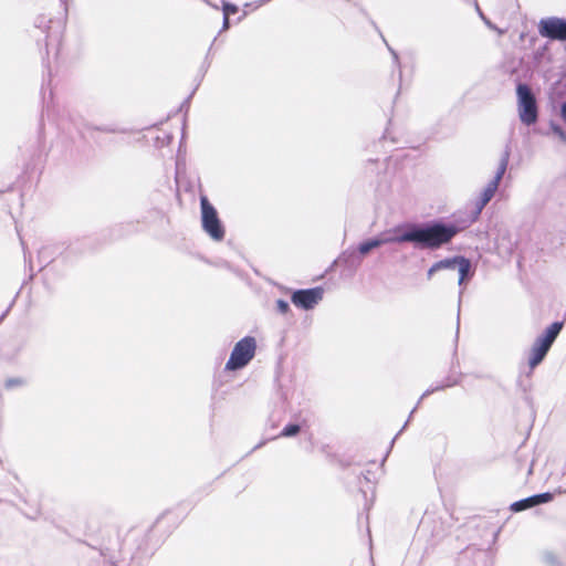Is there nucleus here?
<instances>
[{
  "mask_svg": "<svg viewBox=\"0 0 566 566\" xmlns=\"http://www.w3.org/2000/svg\"><path fill=\"white\" fill-rule=\"evenodd\" d=\"M518 116L523 124L532 125L537 120V106L534 95L525 84L517 86Z\"/></svg>",
  "mask_w": 566,
  "mask_h": 566,
  "instance_id": "39448f33",
  "label": "nucleus"
},
{
  "mask_svg": "<svg viewBox=\"0 0 566 566\" xmlns=\"http://www.w3.org/2000/svg\"><path fill=\"white\" fill-rule=\"evenodd\" d=\"M300 432V426L298 424H287L284 427V429L281 432L282 437H293Z\"/></svg>",
  "mask_w": 566,
  "mask_h": 566,
  "instance_id": "ddd939ff",
  "label": "nucleus"
},
{
  "mask_svg": "<svg viewBox=\"0 0 566 566\" xmlns=\"http://www.w3.org/2000/svg\"><path fill=\"white\" fill-rule=\"evenodd\" d=\"M461 229L454 224L436 222L427 227H396L380 234L379 241L386 243L412 242L422 248L437 249L448 243Z\"/></svg>",
  "mask_w": 566,
  "mask_h": 566,
  "instance_id": "f257e3e1",
  "label": "nucleus"
},
{
  "mask_svg": "<svg viewBox=\"0 0 566 566\" xmlns=\"http://www.w3.org/2000/svg\"><path fill=\"white\" fill-rule=\"evenodd\" d=\"M238 11V7L230 3L223 4V15L229 17L230 14H234Z\"/></svg>",
  "mask_w": 566,
  "mask_h": 566,
  "instance_id": "dca6fc26",
  "label": "nucleus"
},
{
  "mask_svg": "<svg viewBox=\"0 0 566 566\" xmlns=\"http://www.w3.org/2000/svg\"><path fill=\"white\" fill-rule=\"evenodd\" d=\"M440 271L439 268H437V262L428 270L427 276L428 280H430L436 272Z\"/></svg>",
  "mask_w": 566,
  "mask_h": 566,
  "instance_id": "a211bd4d",
  "label": "nucleus"
},
{
  "mask_svg": "<svg viewBox=\"0 0 566 566\" xmlns=\"http://www.w3.org/2000/svg\"><path fill=\"white\" fill-rule=\"evenodd\" d=\"M256 343L253 337L247 336L239 340L227 361L228 370H237L243 368L253 358L255 354Z\"/></svg>",
  "mask_w": 566,
  "mask_h": 566,
  "instance_id": "20e7f679",
  "label": "nucleus"
},
{
  "mask_svg": "<svg viewBox=\"0 0 566 566\" xmlns=\"http://www.w3.org/2000/svg\"><path fill=\"white\" fill-rule=\"evenodd\" d=\"M461 258L462 256H454L451 259L441 260V261L437 262V268H439V270L454 269L455 266H458L459 260Z\"/></svg>",
  "mask_w": 566,
  "mask_h": 566,
  "instance_id": "f8f14e48",
  "label": "nucleus"
},
{
  "mask_svg": "<svg viewBox=\"0 0 566 566\" xmlns=\"http://www.w3.org/2000/svg\"><path fill=\"white\" fill-rule=\"evenodd\" d=\"M509 164V151H505L501 158L500 166L494 178L486 185L483 189L479 200L476 201V214H479L482 209L488 205V202L492 199L494 193L497 190L501 179L503 178Z\"/></svg>",
  "mask_w": 566,
  "mask_h": 566,
  "instance_id": "423d86ee",
  "label": "nucleus"
},
{
  "mask_svg": "<svg viewBox=\"0 0 566 566\" xmlns=\"http://www.w3.org/2000/svg\"><path fill=\"white\" fill-rule=\"evenodd\" d=\"M538 31L542 36L566 41V21L559 18L543 19Z\"/></svg>",
  "mask_w": 566,
  "mask_h": 566,
  "instance_id": "0eeeda50",
  "label": "nucleus"
},
{
  "mask_svg": "<svg viewBox=\"0 0 566 566\" xmlns=\"http://www.w3.org/2000/svg\"><path fill=\"white\" fill-rule=\"evenodd\" d=\"M459 270V285H462L464 281L472 275L471 273V262L469 259L464 256L459 260L458 264Z\"/></svg>",
  "mask_w": 566,
  "mask_h": 566,
  "instance_id": "1a4fd4ad",
  "label": "nucleus"
},
{
  "mask_svg": "<svg viewBox=\"0 0 566 566\" xmlns=\"http://www.w3.org/2000/svg\"><path fill=\"white\" fill-rule=\"evenodd\" d=\"M380 245H381V243H380V241H379V238H374V239H370V240H368V241H365V242L360 243V244H359V247H358V250H359V252H360L363 255H365V254H367L370 250L376 249V248H378V247H380Z\"/></svg>",
  "mask_w": 566,
  "mask_h": 566,
  "instance_id": "9d476101",
  "label": "nucleus"
},
{
  "mask_svg": "<svg viewBox=\"0 0 566 566\" xmlns=\"http://www.w3.org/2000/svg\"><path fill=\"white\" fill-rule=\"evenodd\" d=\"M323 298V289L298 290L292 294V303L302 310H311Z\"/></svg>",
  "mask_w": 566,
  "mask_h": 566,
  "instance_id": "6e6552de",
  "label": "nucleus"
},
{
  "mask_svg": "<svg viewBox=\"0 0 566 566\" xmlns=\"http://www.w3.org/2000/svg\"><path fill=\"white\" fill-rule=\"evenodd\" d=\"M276 307H277V311L282 314H286L290 310L289 303L284 300H279L276 302Z\"/></svg>",
  "mask_w": 566,
  "mask_h": 566,
  "instance_id": "f3484780",
  "label": "nucleus"
},
{
  "mask_svg": "<svg viewBox=\"0 0 566 566\" xmlns=\"http://www.w3.org/2000/svg\"><path fill=\"white\" fill-rule=\"evenodd\" d=\"M533 497H534L535 504L537 505V504L546 503V502H549L551 500H553V494L547 492V493L533 495Z\"/></svg>",
  "mask_w": 566,
  "mask_h": 566,
  "instance_id": "4468645a",
  "label": "nucleus"
},
{
  "mask_svg": "<svg viewBox=\"0 0 566 566\" xmlns=\"http://www.w3.org/2000/svg\"><path fill=\"white\" fill-rule=\"evenodd\" d=\"M553 130L555 134L558 135L559 138H562L563 140H566V135L559 127L555 126V127H553Z\"/></svg>",
  "mask_w": 566,
  "mask_h": 566,
  "instance_id": "6ab92c4d",
  "label": "nucleus"
},
{
  "mask_svg": "<svg viewBox=\"0 0 566 566\" xmlns=\"http://www.w3.org/2000/svg\"><path fill=\"white\" fill-rule=\"evenodd\" d=\"M200 206L203 230L211 239L221 241L224 238V228L218 217L217 210L206 196L200 197Z\"/></svg>",
  "mask_w": 566,
  "mask_h": 566,
  "instance_id": "7ed1b4c3",
  "label": "nucleus"
},
{
  "mask_svg": "<svg viewBox=\"0 0 566 566\" xmlns=\"http://www.w3.org/2000/svg\"><path fill=\"white\" fill-rule=\"evenodd\" d=\"M535 501H534V497L533 496H530L527 499H524V500H521V501H517V502H514L512 505H511V509L515 512H520V511H523V510H526L528 507H532V506H535Z\"/></svg>",
  "mask_w": 566,
  "mask_h": 566,
  "instance_id": "9b49d317",
  "label": "nucleus"
},
{
  "mask_svg": "<svg viewBox=\"0 0 566 566\" xmlns=\"http://www.w3.org/2000/svg\"><path fill=\"white\" fill-rule=\"evenodd\" d=\"M562 328H563V323L555 322V323L551 324L545 329V332L536 338V340L534 342V344L531 348L530 358H528V365L532 369L542 363V360L546 356L547 352L549 350L552 344L558 336Z\"/></svg>",
  "mask_w": 566,
  "mask_h": 566,
  "instance_id": "f03ea898",
  "label": "nucleus"
},
{
  "mask_svg": "<svg viewBox=\"0 0 566 566\" xmlns=\"http://www.w3.org/2000/svg\"><path fill=\"white\" fill-rule=\"evenodd\" d=\"M23 385V380L21 378H10L4 382L6 388L11 389L18 386Z\"/></svg>",
  "mask_w": 566,
  "mask_h": 566,
  "instance_id": "2eb2a0df",
  "label": "nucleus"
},
{
  "mask_svg": "<svg viewBox=\"0 0 566 566\" xmlns=\"http://www.w3.org/2000/svg\"><path fill=\"white\" fill-rule=\"evenodd\" d=\"M562 116H563L564 120L566 122V102L562 106Z\"/></svg>",
  "mask_w": 566,
  "mask_h": 566,
  "instance_id": "412c9836",
  "label": "nucleus"
},
{
  "mask_svg": "<svg viewBox=\"0 0 566 566\" xmlns=\"http://www.w3.org/2000/svg\"><path fill=\"white\" fill-rule=\"evenodd\" d=\"M228 28H229V17L224 15L223 17V30H226Z\"/></svg>",
  "mask_w": 566,
  "mask_h": 566,
  "instance_id": "aec40b11",
  "label": "nucleus"
}]
</instances>
